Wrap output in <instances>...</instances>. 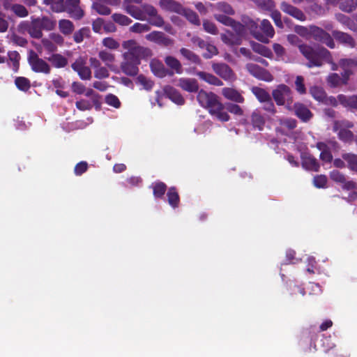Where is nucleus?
Returning <instances> with one entry per match:
<instances>
[{"label":"nucleus","mask_w":357,"mask_h":357,"mask_svg":"<svg viewBox=\"0 0 357 357\" xmlns=\"http://www.w3.org/2000/svg\"><path fill=\"white\" fill-rule=\"evenodd\" d=\"M197 100L199 105L206 109L208 113L222 122H227L230 119L225 105L220 101L219 97L213 92H206L203 89L198 91Z\"/></svg>","instance_id":"obj_1"},{"label":"nucleus","mask_w":357,"mask_h":357,"mask_svg":"<svg viewBox=\"0 0 357 357\" xmlns=\"http://www.w3.org/2000/svg\"><path fill=\"white\" fill-rule=\"evenodd\" d=\"M56 26V21L51 18L43 16L31 19V22H21L17 30L21 33H28L33 38L40 39L43 37V30L52 31Z\"/></svg>","instance_id":"obj_2"},{"label":"nucleus","mask_w":357,"mask_h":357,"mask_svg":"<svg viewBox=\"0 0 357 357\" xmlns=\"http://www.w3.org/2000/svg\"><path fill=\"white\" fill-rule=\"evenodd\" d=\"M298 50L308 61L306 64L308 68L321 67L323 65V61L332 62L331 53L324 47L314 49L307 44H301L298 45Z\"/></svg>","instance_id":"obj_3"},{"label":"nucleus","mask_w":357,"mask_h":357,"mask_svg":"<svg viewBox=\"0 0 357 357\" xmlns=\"http://www.w3.org/2000/svg\"><path fill=\"white\" fill-rule=\"evenodd\" d=\"M122 47L127 50L123 54V57L130 60L134 59L140 61L141 59H147L153 55L150 48L139 45L135 40L124 41Z\"/></svg>","instance_id":"obj_4"},{"label":"nucleus","mask_w":357,"mask_h":357,"mask_svg":"<svg viewBox=\"0 0 357 357\" xmlns=\"http://www.w3.org/2000/svg\"><path fill=\"white\" fill-rule=\"evenodd\" d=\"M272 97L278 106L286 105V108L291 110L294 102L293 93L291 89L286 84H279L272 91Z\"/></svg>","instance_id":"obj_5"},{"label":"nucleus","mask_w":357,"mask_h":357,"mask_svg":"<svg viewBox=\"0 0 357 357\" xmlns=\"http://www.w3.org/2000/svg\"><path fill=\"white\" fill-rule=\"evenodd\" d=\"M27 60L33 72L43 74L50 73V66L44 59L40 58L34 50L29 51Z\"/></svg>","instance_id":"obj_6"},{"label":"nucleus","mask_w":357,"mask_h":357,"mask_svg":"<svg viewBox=\"0 0 357 357\" xmlns=\"http://www.w3.org/2000/svg\"><path fill=\"white\" fill-rule=\"evenodd\" d=\"M310 35L314 40L326 45L331 49L335 47V43L333 38V36L319 26H310Z\"/></svg>","instance_id":"obj_7"},{"label":"nucleus","mask_w":357,"mask_h":357,"mask_svg":"<svg viewBox=\"0 0 357 357\" xmlns=\"http://www.w3.org/2000/svg\"><path fill=\"white\" fill-rule=\"evenodd\" d=\"M142 12L144 15V20L149 17L148 21L150 24L157 27H161L164 25L165 22L162 17L158 13L157 9L152 5L142 4Z\"/></svg>","instance_id":"obj_8"},{"label":"nucleus","mask_w":357,"mask_h":357,"mask_svg":"<svg viewBox=\"0 0 357 357\" xmlns=\"http://www.w3.org/2000/svg\"><path fill=\"white\" fill-rule=\"evenodd\" d=\"M330 178L335 183L340 184L343 190H357V182L347 180V176L339 170L334 169L330 172Z\"/></svg>","instance_id":"obj_9"},{"label":"nucleus","mask_w":357,"mask_h":357,"mask_svg":"<svg viewBox=\"0 0 357 357\" xmlns=\"http://www.w3.org/2000/svg\"><path fill=\"white\" fill-rule=\"evenodd\" d=\"M63 8V12L75 20H79L84 16V11L80 7V0H66Z\"/></svg>","instance_id":"obj_10"},{"label":"nucleus","mask_w":357,"mask_h":357,"mask_svg":"<svg viewBox=\"0 0 357 357\" xmlns=\"http://www.w3.org/2000/svg\"><path fill=\"white\" fill-rule=\"evenodd\" d=\"M212 69L222 79L227 82H234L236 79V74L229 65L225 63H213Z\"/></svg>","instance_id":"obj_11"},{"label":"nucleus","mask_w":357,"mask_h":357,"mask_svg":"<svg viewBox=\"0 0 357 357\" xmlns=\"http://www.w3.org/2000/svg\"><path fill=\"white\" fill-rule=\"evenodd\" d=\"M248 72L255 77L265 82H271L273 75L266 69L255 63H248L246 66Z\"/></svg>","instance_id":"obj_12"},{"label":"nucleus","mask_w":357,"mask_h":357,"mask_svg":"<svg viewBox=\"0 0 357 357\" xmlns=\"http://www.w3.org/2000/svg\"><path fill=\"white\" fill-rule=\"evenodd\" d=\"M291 109L294 110V114L302 122L307 123L313 117V113L302 102H295Z\"/></svg>","instance_id":"obj_13"},{"label":"nucleus","mask_w":357,"mask_h":357,"mask_svg":"<svg viewBox=\"0 0 357 357\" xmlns=\"http://www.w3.org/2000/svg\"><path fill=\"white\" fill-rule=\"evenodd\" d=\"M146 38L149 41L165 47L171 46L174 43L173 40L162 31H153L147 34Z\"/></svg>","instance_id":"obj_14"},{"label":"nucleus","mask_w":357,"mask_h":357,"mask_svg":"<svg viewBox=\"0 0 357 357\" xmlns=\"http://www.w3.org/2000/svg\"><path fill=\"white\" fill-rule=\"evenodd\" d=\"M71 67L73 70L77 73L80 79L83 80H89L91 78V70L89 67L85 65V62L81 58L76 59L72 63Z\"/></svg>","instance_id":"obj_15"},{"label":"nucleus","mask_w":357,"mask_h":357,"mask_svg":"<svg viewBox=\"0 0 357 357\" xmlns=\"http://www.w3.org/2000/svg\"><path fill=\"white\" fill-rule=\"evenodd\" d=\"M349 79L347 73H342L341 75L336 73H332L327 76L326 82L330 87L336 88L347 84Z\"/></svg>","instance_id":"obj_16"},{"label":"nucleus","mask_w":357,"mask_h":357,"mask_svg":"<svg viewBox=\"0 0 357 357\" xmlns=\"http://www.w3.org/2000/svg\"><path fill=\"white\" fill-rule=\"evenodd\" d=\"M242 22L244 24L245 28L249 29L252 36L259 41H264L266 37L262 36L261 32L259 31L258 24L249 17H243Z\"/></svg>","instance_id":"obj_17"},{"label":"nucleus","mask_w":357,"mask_h":357,"mask_svg":"<svg viewBox=\"0 0 357 357\" xmlns=\"http://www.w3.org/2000/svg\"><path fill=\"white\" fill-rule=\"evenodd\" d=\"M139 64L140 61L123 58V61H122L121 63V69L122 72L126 75L134 77L138 74V66Z\"/></svg>","instance_id":"obj_18"},{"label":"nucleus","mask_w":357,"mask_h":357,"mask_svg":"<svg viewBox=\"0 0 357 357\" xmlns=\"http://www.w3.org/2000/svg\"><path fill=\"white\" fill-rule=\"evenodd\" d=\"M332 35L338 43L349 48H354L357 45L353 36L347 33L335 30L332 31Z\"/></svg>","instance_id":"obj_19"},{"label":"nucleus","mask_w":357,"mask_h":357,"mask_svg":"<svg viewBox=\"0 0 357 357\" xmlns=\"http://www.w3.org/2000/svg\"><path fill=\"white\" fill-rule=\"evenodd\" d=\"M280 9L285 13L289 15L294 18L300 20V21H305L306 16L304 13L297 7L294 6L293 5L286 2L282 1L280 3Z\"/></svg>","instance_id":"obj_20"},{"label":"nucleus","mask_w":357,"mask_h":357,"mask_svg":"<svg viewBox=\"0 0 357 357\" xmlns=\"http://www.w3.org/2000/svg\"><path fill=\"white\" fill-rule=\"evenodd\" d=\"M222 95L225 99L233 102L242 104L245 102V98L242 95V92L233 87L222 88Z\"/></svg>","instance_id":"obj_21"},{"label":"nucleus","mask_w":357,"mask_h":357,"mask_svg":"<svg viewBox=\"0 0 357 357\" xmlns=\"http://www.w3.org/2000/svg\"><path fill=\"white\" fill-rule=\"evenodd\" d=\"M159 5L162 10L169 13L182 15L184 12V7L175 0H160Z\"/></svg>","instance_id":"obj_22"},{"label":"nucleus","mask_w":357,"mask_h":357,"mask_svg":"<svg viewBox=\"0 0 357 357\" xmlns=\"http://www.w3.org/2000/svg\"><path fill=\"white\" fill-rule=\"evenodd\" d=\"M150 68L154 75L160 78L165 77L167 75H172L174 74V72H169L165 67L162 61L155 59L151 61Z\"/></svg>","instance_id":"obj_23"},{"label":"nucleus","mask_w":357,"mask_h":357,"mask_svg":"<svg viewBox=\"0 0 357 357\" xmlns=\"http://www.w3.org/2000/svg\"><path fill=\"white\" fill-rule=\"evenodd\" d=\"M220 37L222 41L229 46L240 45L244 38L238 33L228 30L225 33H222Z\"/></svg>","instance_id":"obj_24"},{"label":"nucleus","mask_w":357,"mask_h":357,"mask_svg":"<svg viewBox=\"0 0 357 357\" xmlns=\"http://www.w3.org/2000/svg\"><path fill=\"white\" fill-rule=\"evenodd\" d=\"M163 91L167 98L170 99L174 103L182 105L185 102L183 97L180 92L172 86L167 85L164 86Z\"/></svg>","instance_id":"obj_25"},{"label":"nucleus","mask_w":357,"mask_h":357,"mask_svg":"<svg viewBox=\"0 0 357 357\" xmlns=\"http://www.w3.org/2000/svg\"><path fill=\"white\" fill-rule=\"evenodd\" d=\"M302 167L309 171L318 172L320 168L319 163L316 158L307 154L302 156Z\"/></svg>","instance_id":"obj_26"},{"label":"nucleus","mask_w":357,"mask_h":357,"mask_svg":"<svg viewBox=\"0 0 357 357\" xmlns=\"http://www.w3.org/2000/svg\"><path fill=\"white\" fill-rule=\"evenodd\" d=\"M339 66L342 68V73H347L348 77L353 74V69H357V57L341 59Z\"/></svg>","instance_id":"obj_27"},{"label":"nucleus","mask_w":357,"mask_h":357,"mask_svg":"<svg viewBox=\"0 0 357 357\" xmlns=\"http://www.w3.org/2000/svg\"><path fill=\"white\" fill-rule=\"evenodd\" d=\"M259 31L264 37H266V40L261 41L264 43H268L269 38H272L275 35V30L271 22L268 20H263L259 26Z\"/></svg>","instance_id":"obj_28"},{"label":"nucleus","mask_w":357,"mask_h":357,"mask_svg":"<svg viewBox=\"0 0 357 357\" xmlns=\"http://www.w3.org/2000/svg\"><path fill=\"white\" fill-rule=\"evenodd\" d=\"M178 86L188 92H197L199 90L197 81L195 79L181 78Z\"/></svg>","instance_id":"obj_29"},{"label":"nucleus","mask_w":357,"mask_h":357,"mask_svg":"<svg viewBox=\"0 0 357 357\" xmlns=\"http://www.w3.org/2000/svg\"><path fill=\"white\" fill-rule=\"evenodd\" d=\"M3 7L6 10H11L16 16L19 17H25L29 15L28 10L22 4H10L4 3Z\"/></svg>","instance_id":"obj_30"},{"label":"nucleus","mask_w":357,"mask_h":357,"mask_svg":"<svg viewBox=\"0 0 357 357\" xmlns=\"http://www.w3.org/2000/svg\"><path fill=\"white\" fill-rule=\"evenodd\" d=\"M196 75L202 80L216 86H221L223 85V82L216 76L213 74L204 72V71H198L196 73Z\"/></svg>","instance_id":"obj_31"},{"label":"nucleus","mask_w":357,"mask_h":357,"mask_svg":"<svg viewBox=\"0 0 357 357\" xmlns=\"http://www.w3.org/2000/svg\"><path fill=\"white\" fill-rule=\"evenodd\" d=\"M250 120L255 128H257L259 130L264 129L266 122L265 119L259 110L256 109L252 113Z\"/></svg>","instance_id":"obj_32"},{"label":"nucleus","mask_w":357,"mask_h":357,"mask_svg":"<svg viewBox=\"0 0 357 357\" xmlns=\"http://www.w3.org/2000/svg\"><path fill=\"white\" fill-rule=\"evenodd\" d=\"M167 201L169 204L174 208L178 207L180 203V197L176 187H170L167 192Z\"/></svg>","instance_id":"obj_33"},{"label":"nucleus","mask_w":357,"mask_h":357,"mask_svg":"<svg viewBox=\"0 0 357 357\" xmlns=\"http://www.w3.org/2000/svg\"><path fill=\"white\" fill-rule=\"evenodd\" d=\"M165 64L176 74L183 73V68L181 62L173 56H167L165 58Z\"/></svg>","instance_id":"obj_34"},{"label":"nucleus","mask_w":357,"mask_h":357,"mask_svg":"<svg viewBox=\"0 0 357 357\" xmlns=\"http://www.w3.org/2000/svg\"><path fill=\"white\" fill-rule=\"evenodd\" d=\"M335 17L337 20L347 29L353 31H357V24L355 22V19L352 20L349 17L342 13L337 14Z\"/></svg>","instance_id":"obj_35"},{"label":"nucleus","mask_w":357,"mask_h":357,"mask_svg":"<svg viewBox=\"0 0 357 357\" xmlns=\"http://www.w3.org/2000/svg\"><path fill=\"white\" fill-rule=\"evenodd\" d=\"M339 102L345 107H350L357 110V96L347 97L345 95L337 96Z\"/></svg>","instance_id":"obj_36"},{"label":"nucleus","mask_w":357,"mask_h":357,"mask_svg":"<svg viewBox=\"0 0 357 357\" xmlns=\"http://www.w3.org/2000/svg\"><path fill=\"white\" fill-rule=\"evenodd\" d=\"M47 59L56 68H64L68 64V59L60 54H52Z\"/></svg>","instance_id":"obj_37"},{"label":"nucleus","mask_w":357,"mask_h":357,"mask_svg":"<svg viewBox=\"0 0 357 357\" xmlns=\"http://www.w3.org/2000/svg\"><path fill=\"white\" fill-rule=\"evenodd\" d=\"M179 52L182 56L189 62L197 65H201L202 60L200 57L192 51L187 48L182 47L180 49Z\"/></svg>","instance_id":"obj_38"},{"label":"nucleus","mask_w":357,"mask_h":357,"mask_svg":"<svg viewBox=\"0 0 357 357\" xmlns=\"http://www.w3.org/2000/svg\"><path fill=\"white\" fill-rule=\"evenodd\" d=\"M342 158L347 162L348 169L357 173V154L352 153H346L342 155Z\"/></svg>","instance_id":"obj_39"},{"label":"nucleus","mask_w":357,"mask_h":357,"mask_svg":"<svg viewBox=\"0 0 357 357\" xmlns=\"http://www.w3.org/2000/svg\"><path fill=\"white\" fill-rule=\"evenodd\" d=\"M251 47L255 52L264 57L269 59L273 57L272 51L268 47L262 44L256 42H252Z\"/></svg>","instance_id":"obj_40"},{"label":"nucleus","mask_w":357,"mask_h":357,"mask_svg":"<svg viewBox=\"0 0 357 357\" xmlns=\"http://www.w3.org/2000/svg\"><path fill=\"white\" fill-rule=\"evenodd\" d=\"M59 29L63 35L69 36L73 32L75 26L70 20L62 19L59 21Z\"/></svg>","instance_id":"obj_41"},{"label":"nucleus","mask_w":357,"mask_h":357,"mask_svg":"<svg viewBox=\"0 0 357 357\" xmlns=\"http://www.w3.org/2000/svg\"><path fill=\"white\" fill-rule=\"evenodd\" d=\"M152 188L155 198L161 199L165 194L167 186L165 183L158 181L152 184Z\"/></svg>","instance_id":"obj_42"},{"label":"nucleus","mask_w":357,"mask_h":357,"mask_svg":"<svg viewBox=\"0 0 357 357\" xmlns=\"http://www.w3.org/2000/svg\"><path fill=\"white\" fill-rule=\"evenodd\" d=\"M123 7L126 12L130 16H132L133 18L139 20H144V15L142 12V7L139 8L134 5H127L124 6Z\"/></svg>","instance_id":"obj_43"},{"label":"nucleus","mask_w":357,"mask_h":357,"mask_svg":"<svg viewBox=\"0 0 357 357\" xmlns=\"http://www.w3.org/2000/svg\"><path fill=\"white\" fill-rule=\"evenodd\" d=\"M310 93L313 98L320 102L324 101L326 99V93L324 89L321 86H313L310 88Z\"/></svg>","instance_id":"obj_44"},{"label":"nucleus","mask_w":357,"mask_h":357,"mask_svg":"<svg viewBox=\"0 0 357 357\" xmlns=\"http://www.w3.org/2000/svg\"><path fill=\"white\" fill-rule=\"evenodd\" d=\"M251 91L255 95L258 101L261 103L268 100V98L271 97L269 93L264 89L258 86H252Z\"/></svg>","instance_id":"obj_45"},{"label":"nucleus","mask_w":357,"mask_h":357,"mask_svg":"<svg viewBox=\"0 0 357 357\" xmlns=\"http://www.w3.org/2000/svg\"><path fill=\"white\" fill-rule=\"evenodd\" d=\"M43 4L50 5L51 9L55 13H62L64 10V0H43Z\"/></svg>","instance_id":"obj_46"},{"label":"nucleus","mask_w":357,"mask_h":357,"mask_svg":"<svg viewBox=\"0 0 357 357\" xmlns=\"http://www.w3.org/2000/svg\"><path fill=\"white\" fill-rule=\"evenodd\" d=\"M337 136L340 140L344 143L351 144L354 141V133L346 128H339Z\"/></svg>","instance_id":"obj_47"},{"label":"nucleus","mask_w":357,"mask_h":357,"mask_svg":"<svg viewBox=\"0 0 357 357\" xmlns=\"http://www.w3.org/2000/svg\"><path fill=\"white\" fill-rule=\"evenodd\" d=\"M90 33L91 31L89 27H82L74 33L73 40L75 43H80L85 38H89Z\"/></svg>","instance_id":"obj_48"},{"label":"nucleus","mask_w":357,"mask_h":357,"mask_svg":"<svg viewBox=\"0 0 357 357\" xmlns=\"http://www.w3.org/2000/svg\"><path fill=\"white\" fill-rule=\"evenodd\" d=\"M9 61L11 62V67L15 73L20 68V55L17 51H9L8 52Z\"/></svg>","instance_id":"obj_49"},{"label":"nucleus","mask_w":357,"mask_h":357,"mask_svg":"<svg viewBox=\"0 0 357 357\" xmlns=\"http://www.w3.org/2000/svg\"><path fill=\"white\" fill-rule=\"evenodd\" d=\"M15 84L17 88L22 91H27L31 88L30 80L24 77H17L15 78Z\"/></svg>","instance_id":"obj_50"},{"label":"nucleus","mask_w":357,"mask_h":357,"mask_svg":"<svg viewBox=\"0 0 357 357\" xmlns=\"http://www.w3.org/2000/svg\"><path fill=\"white\" fill-rule=\"evenodd\" d=\"M357 7V0H342L340 3V8L346 13H351Z\"/></svg>","instance_id":"obj_51"},{"label":"nucleus","mask_w":357,"mask_h":357,"mask_svg":"<svg viewBox=\"0 0 357 357\" xmlns=\"http://www.w3.org/2000/svg\"><path fill=\"white\" fill-rule=\"evenodd\" d=\"M92 8L99 15H109L112 13V10L108 6L104 5L100 1L93 2L92 4Z\"/></svg>","instance_id":"obj_52"},{"label":"nucleus","mask_w":357,"mask_h":357,"mask_svg":"<svg viewBox=\"0 0 357 357\" xmlns=\"http://www.w3.org/2000/svg\"><path fill=\"white\" fill-rule=\"evenodd\" d=\"M112 18L115 23L121 26H128L132 22L128 16L121 13H114Z\"/></svg>","instance_id":"obj_53"},{"label":"nucleus","mask_w":357,"mask_h":357,"mask_svg":"<svg viewBox=\"0 0 357 357\" xmlns=\"http://www.w3.org/2000/svg\"><path fill=\"white\" fill-rule=\"evenodd\" d=\"M181 15L185 16L190 22L195 25L200 24V20L198 15L192 10L184 8V12Z\"/></svg>","instance_id":"obj_54"},{"label":"nucleus","mask_w":357,"mask_h":357,"mask_svg":"<svg viewBox=\"0 0 357 357\" xmlns=\"http://www.w3.org/2000/svg\"><path fill=\"white\" fill-rule=\"evenodd\" d=\"M137 82L142 85L144 89L146 91H151L154 86V82L144 75L137 76Z\"/></svg>","instance_id":"obj_55"},{"label":"nucleus","mask_w":357,"mask_h":357,"mask_svg":"<svg viewBox=\"0 0 357 357\" xmlns=\"http://www.w3.org/2000/svg\"><path fill=\"white\" fill-rule=\"evenodd\" d=\"M257 6L264 10H272L275 5L273 0H255Z\"/></svg>","instance_id":"obj_56"},{"label":"nucleus","mask_w":357,"mask_h":357,"mask_svg":"<svg viewBox=\"0 0 357 357\" xmlns=\"http://www.w3.org/2000/svg\"><path fill=\"white\" fill-rule=\"evenodd\" d=\"M98 56L108 66H109L115 59L114 55L106 50L99 52Z\"/></svg>","instance_id":"obj_57"},{"label":"nucleus","mask_w":357,"mask_h":357,"mask_svg":"<svg viewBox=\"0 0 357 357\" xmlns=\"http://www.w3.org/2000/svg\"><path fill=\"white\" fill-rule=\"evenodd\" d=\"M151 29V27L147 24H141L139 22L135 23L130 27V31L133 33H142L147 32Z\"/></svg>","instance_id":"obj_58"},{"label":"nucleus","mask_w":357,"mask_h":357,"mask_svg":"<svg viewBox=\"0 0 357 357\" xmlns=\"http://www.w3.org/2000/svg\"><path fill=\"white\" fill-rule=\"evenodd\" d=\"M296 91L301 95L306 93V87L304 83V78L301 75H298L295 80Z\"/></svg>","instance_id":"obj_59"},{"label":"nucleus","mask_w":357,"mask_h":357,"mask_svg":"<svg viewBox=\"0 0 357 357\" xmlns=\"http://www.w3.org/2000/svg\"><path fill=\"white\" fill-rule=\"evenodd\" d=\"M204 49L206 50L202 55L204 59H209L218 54V48L213 44L207 43Z\"/></svg>","instance_id":"obj_60"},{"label":"nucleus","mask_w":357,"mask_h":357,"mask_svg":"<svg viewBox=\"0 0 357 357\" xmlns=\"http://www.w3.org/2000/svg\"><path fill=\"white\" fill-rule=\"evenodd\" d=\"M262 109L270 114L271 115H275L277 113L276 107L273 102L272 98H269L268 100L263 102Z\"/></svg>","instance_id":"obj_61"},{"label":"nucleus","mask_w":357,"mask_h":357,"mask_svg":"<svg viewBox=\"0 0 357 357\" xmlns=\"http://www.w3.org/2000/svg\"><path fill=\"white\" fill-rule=\"evenodd\" d=\"M327 177L326 175H317L313 178V184L317 188H324L327 184Z\"/></svg>","instance_id":"obj_62"},{"label":"nucleus","mask_w":357,"mask_h":357,"mask_svg":"<svg viewBox=\"0 0 357 357\" xmlns=\"http://www.w3.org/2000/svg\"><path fill=\"white\" fill-rule=\"evenodd\" d=\"M217 9L227 15H233L235 13L231 6L227 2H219L217 3Z\"/></svg>","instance_id":"obj_63"},{"label":"nucleus","mask_w":357,"mask_h":357,"mask_svg":"<svg viewBox=\"0 0 357 357\" xmlns=\"http://www.w3.org/2000/svg\"><path fill=\"white\" fill-rule=\"evenodd\" d=\"M105 102L115 108H119L121 106V102L119 98L112 93H109L105 96Z\"/></svg>","instance_id":"obj_64"}]
</instances>
